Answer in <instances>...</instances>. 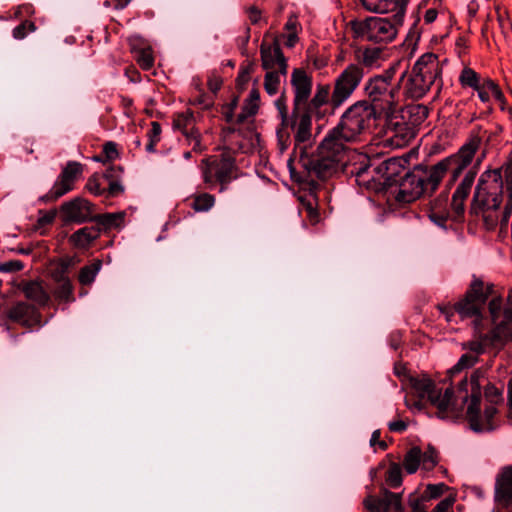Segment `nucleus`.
Wrapping results in <instances>:
<instances>
[{"label":"nucleus","instance_id":"1","mask_svg":"<svg viewBox=\"0 0 512 512\" xmlns=\"http://www.w3.org/2000/svg\"><path fill=\"white\" fill-rule=\"evenodd\" d=\"M430 403L437 408L438 417L442 419H455L466 408V418L475 432L491 431L495 429L494 416L498 413V406L503 405V386H496L487 377L486 368H478L472 372L470 378L462 379L456 392L447 388L442 389L425 376L418 377V410L423 403Z\"/></svg>","mask_w":512,"mask_h":512},{"label":"nucleus","instance_id":"2","mask_svg":"<svg viewBox=\"0 0 512 512\" xmlns=\"http://www.w3.org/2000/svg\"><path fill=\"white\" fill-rule=\"evenodd\" d=\"M414 153L413 148L406 155L386 159L377 166H372L366 155L358 154L357 162L348 173L358 186L384 193L388 202L394 200L400 206L409 204L416 200V167H407Z\"/></svg>","mask_w":512,"mask_h":512},{"label":"nucleus","instance_id":"3","mask_svg":"<svg viewBox=\"0 0 512 512\" xmlns=\"http://www.w3.org/2000/svg\"><path fill=\"white\" fill-rule=\"evenodd\" d=\"M478 135H471L459 150L432 166L430 169L418 165V198L421 195H431L439 186L447 172H450V185L472 163L481 145Z\"/></svg>","mask_w":512,"mask_h":512},{"label":"nucleus","instance_id":"4","mask_svg":"<svg viewBox=\"0 0 512 512\" xmlns=\"http://www.w3.org/2000/svg\"><path fill=\"white\" fill-rule=\"evenodd\" d=\"M502 168L486 169L478 179L471 202L470 212L482 216L486 225L493 227L496 218L487 213L497 211L503 201Z\"/></svg>","mask_w":512,"mask_h":512},{"label":"nucleus","instance_id":"5","mask_svg":"<svg viewBox=\"0 0 512 512\" xmlns=\"http://www.w3.org/2000/svg\"><path fill=\"white\" fill-rule=\"evenodd\" d=\"M376 118V107L363 100L351 105L341 116L336 127L325 136V147H331L332 141L341 143L346 149V144L356 142L372 120Z\"/></svg>","mask_w":512,"mask_h":512},{"label":"nucleus","instance_id":"6","mask_svg":"<svg viewBox=\"0 0 512 512\" xmlns=\"http://www.w3.org/2000/svg\"><path fill=\"white\" fill-rule=\"evenodd\" d=\"M235 168V161L228 154L207 157L200 164L203 182L210 189L219 184V192L225 191L228 184L235 178Z\"/></svg>","mask_w":512,"mask_h":512},{"label":"nucleus","instance_id":"7","mask_svg":"<svg viewBox=\"0 0 512 512\" xmlns=\"http://www.w3.org/2000/svg\"><path fill=\"white\" fill-rule=\"evenodd\" d=\"M324 145L325 138L318 148V154L305 163L309 174L321 180L330 178L338 171L345 154V148L341 143L332 141L331 147Z\"/></svg>","mask_w":512,"mask_h":512},{"label":"nucleus","instance_id":"8","mask_svg":"<svg viewBox=\"0 0 512 512\" xmlns=\"http://www.w3.org/2000/svg\"><path fill=\"white\" fill-rule=\"evenodd\" d=\"M493 284H485L481 279L474 278L463 299L454 305V310L461 318L481 317V312L488 298L493 293Z\"/></svg>","mask_w":512,"mask_h":512},{"label":"nucleus","instance_id":"9","mask_svg":"<svg viewBox=\"0 0 512 512\" xmlns=\"http://www.w3.org/2000/svg\"><path fill=\"white\" fill-rule=\"evenodd\" d=\"M351 29L357 38L372 42H389L397 34L395 24L389 18L368 17L362 21H351Z\"/></svg>","mask_w":512,"mask_h":512},{"label":"nucleus","instance_id":"10","mask_svg":"<svg viewBox=\"0 0 512 512\" xmlns=\"http://www.w3.org/2000/svg\"><path fill=\"white\" fill-rule=\"evenodd\" d=\"M364 72L360 65H348L335 79L334 88L331 96L330 114L341 107L353 94L360 84Z\"/></svg>","mask_w":512,"mask_h":512},{"label":"nucleus","instance_id":"11","mask_svg":"<svg viewBox=\"0 0 512 512\" xmlns=\"http://www.w3.org/2000/svg\"><path fill=\"white\" fill-rule=\"evenodd\" d=\"M82 164L76 161H69L62 169L52 188L41 197L44 202L56 201L74 189L75 182L82 175Z\"/></svg>","mask_w":512,"mask_h":512},{"label":"nucleus","instance_id":"12","mask_svg":"<svg viewBox=\"0 0 512 512\" xmlns=\"http://www.w3.org/2000/svg\"><path fill=\"white\" fill-rule=\"evenodd\" d=\"M92 208L93 205L88 200L75 197L60 206V213L63 222L82 224L93 221Z\"/></svg>","mask_w":512,"mask_h":512},{"label":"nucleus","instance_id":"13","mask_svg":"<svg viewBox=\"0 0 512 512\" xmlns=\"http://www.w3.org/2000/svg\"><path fill=\"white\" fill-rule=\"evenodd\" d=\"M439 75L438 58L426 53L418 59V98L424 95Z\"/></svg>","mask_w":512,"mask_h":512},{"label":"nucleus","instance_id":"14","mask_svg":"<svg viewBox=\"0 0 512 512\" xmlns=\"http://www.w3.org/2000/svg\"><path fill=\"white\" fill-rule=\"evenodd\" d=\"M485 154H482L480 158L477 159L473 168H471L464 176L462 181L457 186L456 190L452 195L451 208L455 214V218H460L465 211V200L468 198L473 183L475 181V177L477 174L478 166L481 164Z\"/></svg>","mask_w":512,"mask_h":512},{"label":"nucleus","instance_id":"15","mask_svg":"<svg viewBox=\"0 0 512 512\" xmlns=\"http://www.w3.org/2000/svg\"><path fill=\"white\" fill-rule=\"evenodd\" d=\"M363 504L369 512H403L401 495L390 492L386 488L381 489L380 496H368Z\"/></svg>","mask_w":512,"mask_h":512},{"label":"nucleus","instance_id":"16","mask_svg":"<svg viewBox=\"0 0 512 512\" xmlns=\"http://www.w3.org/2000/svg\"><path fill=\"white\" fill-rule=\"evenodd\" d=\"M366 92L377 109H390L393 103V91L384 77H375L366 85Z\"/></svg>","mask_w":512,"mask_h":512},{"label":"nucleus","instance_id":"17","mask_svg":"<svg viewBox=\"0 0 512 512\" xmlns=\"http://www.w3.org/2000/svg\"><path fill=\"white\" fill-rule=\"evenodd\" d=\"M291 85L294 92V106L298 109L306 104L312 92V77L303 69L295 68L291 74Z\"/></svg>","mask_w":512,"mask_h":512},{"label":"nucleus","instance_id":"18","mask_svg":"<svg viewBox=\"0 0 512 512\" xmlns=\"http://www.w3.org/2000/svg\"><path fill=\"white\" fill-rule=\"evenodd\" d=\"M7 317L11 321L28 328L40 325L41 323V316L37 309L23 301L12 305L7 311Z\"/></svg>","mask_w":512,"mask_h":512},{"label":"nucleus","instance_id":"19","mask_svg":"<svg viewBox=\"0 0 512 512\" xmlns=\"http://www.w3.org/2000/svg\"><path fill=\"white\" fill-rule=\"evenodd\" d=\"M261 61L263 69L269 71L276 66L283 76L287 74V61L282 53L280 45L274 41L272 44L263 42L260 46Z\"/></svg>","mask_w":512,"mask_h":512},{"label":"nucleus","instance_id":"20","mask_svg":"<svg viewBox=\"0 0 512 512\" xmlns=\"http://www.w3.org/2000/svg\"><path fill=\"white\" fill-rule=\"evenodd\" d=\"M332 92L328 85H317L314 96L307 101L306 112L315 116L317 119H323L328 114V108L331 109Z\"/></svg>","mask_w":512,"mask_h":512},{"label":"nucleus","instance_id":"21","mask_svg":"<svg viewBox=\"0 0 512 512\" xmlns=\"http://www.w3.org/2000/svg\"><path fill=\"white\" fill-rule=\"evenodd\" d=\"M495 500L506 507L512 505V466L505 467L497 477Z\"/></svg>","mask_w":512,"mask_h":512},{"label":"nucleus","instance_id":"22","mask_svg":"<svg viewBox=\"0 0 512 512\" xmlns=\"http://www.w3.org/2000/svg\"><path fill=\"white\" fill-rule=\"evenodd\" d=\"M19 289L28 300L38 304L39 306H45L50 301L49 294L39 281H22L19 284Z\"/></svg>","mask_w":512,"mask_h":512},{"label":"nucleus","instance_id":"23","mask_svg":"<svg viewBox=\"0 0 512 512\" xmlns=\"http://www.w3.org/2000/svg\"><path fill=\"white\" fill-rule=\"evenodd\" d=\"M410 70L403 72L399 85L403 89V93L407 100H411V104H407V108H411L416 99V62L413 65H409Z\"/></svg>","mask_w":512,"mask_h":512},{"label":"nucleus","instance_id":"24","mask_svg":"<svg viewBox=\"0 0 512 512\" xmlns=\"http://www.w3.org/2000/svg\"><path fill=\"white\" fill-rule=\"evenodd\" d=\"M100 233L101 228L98 226L83 227L71 235L70 241L77 248H87L100 236Z\"/></svg>","mask_w":512,"mask_h":512},{"label":"nucleus","instance_id":"25","mask_svg":"<svg viewBox=\"0 0 512 512\" xmlns=\"http://www.w3.org/2000/svg\"><path fill=\"white\" fill-rule=\"evenodd\" d=\"M312 116L308 112L300 114L294 124L295 127V142L297 144L309 142L312 136Z\"/></svg>","mask_w":512,"mask_h":512},{"label":"nucleus","instance_id":"26","mask_svg":"<svg viewBox=\"0 0 512 512\" xmlns=\"http://www.w3.org/2000/svg\"><path fill=\"white\" fill-rule=\"evenodd\" d=\"M126 213L116 212V213H105L96 215L93 218V221L96 222V226L101 228L102 230H109L112 228H119L123 225L124 218Z\"/></svg>","mask_w":512,"mask_h":512},{"label":"nucleus","instance_id":"27","mask_svg":"<svg viewBox=\"0 0 512 512\" xmlns=\"http://www.w3.org/2000/svg\"><path fill=\"white\" fill-rule=\"evenodd\" d=\"M122 169L120 167H110L106 170V172L103 174V177L107 180H109V187L106 190L105 197H115L119 194H121L124 191V187L122 184L114 179L118 177V173H120Z\"/></svg>","mask_w":512,"mask_h":512},{"label":"nucleus","instance_id":"28","mask_svg":"<svg viewBox=\"0 0 512 512\" xmlns=\"http://www.w3.org/2000/svg\"><path fill=\"white\" fill-rule=\"evenodd\" d=\"M259 100V91L257 89H252L249 94V100L243 106L242 112L237 116L238 123H243L248 117L257 113Z\"/></svg>","mask_w":512,"mask_h":512},{"label":"nucleus","instance_id":"29","mask_svg":"<svg viewBox=\"0 0 512 512\" xmlns=\"http://www.w3.org/2000/svg\"><path fill=\"white\" fill-rule=\"evenodd\" d=\"M102 267L100 260H95L90 265L81 268L78 276L79 283L83 286L91 285Z\"/></svg>","mask_w":512,"mask_h":512},{"label":"nucleus","instance_id":"30","mask_svg":"<svg viewBox=\"0 0 512 512\" xmlns=\"http://www.w3.org/2000/svg\"><path fill=\"white\" fill-rule=\"evenodd\" d=\"M173 126L175 129L181 131L184 136L191 133L192 129H196L193 113L187 110L177 114L174 118Z\"/></svg>","mask_w":512,"mask_h":512},{"label":"nucleus","instance_id":"31","mask_svg":"<svg viewBox=\"0 0 512 512\" xmlns=\"http://www.w3.org/2000/svg\"><path fill=\"white\" fill-rule=\"evenodd\" d=\"M438 453L433 447H428V450L424 453H420L418 449V468L421 467L423 470L430 471L438 464Z\"/></svg>","mask_w":512,"mask_h":512},{"label":"nucleus","instance_id":"32","mask_svg":"<svg viewBox=\"0 0 512 512\" xmlns=\"http://www.w3.org/2000/svg\"><path fill=\"white\" fill-rule=\"evenodd\" d=\"M448 489V486L444 483L437 484H428L426 489L421 494L420 498H418V503L420 501H430L433 499H437L443 495V493ZM418 512H421L420 507L418 506Z\"/></svg>","mask_w":512,"mask_h":512},{"label":"nucleus","instance_id":"33","mask_svg":"<svg viewBox=\"0 0 512 512\" xmlns=\"http://www.w3.org/2000/svg\"><path fill=\"white\" fill-rule=\"evenodd\" d=\"M54 296L59 302L71 303L75 301L73 285L71 281L57 283Z\"/></svg>","mask_w":512,"mask_h":512},{"label":"nucleus","instance_id":"34","mask_svg":"<svg viewBox=\"0 0 512 512\" xmlns=\"http://www.w3.org/2000/svg\"><path fill=\"white\" fill-rule=\"evenodd\" d=\"M281 76L283 75L280 70L267 71L264 78V89L269 95L273 96L278 92L281 84Z\"/></svg>","mask_w":512,"mask_h":512},{"label":"nucleus","instance_id":"35","mask_svg":"<svg viewBox=\"0 0 512 512\" xmlns=\"http://www.w3.org/2000/svg\"><path fill=\"white\" fill-rule=\"evenodd\" d=\"M366 10L376 13H386L395 6L394 0H361Z\"/></svg>","mask_w":512,"mask_h":512},{"label":"nucleus","instance_id":"36","mask_svg":"<svg viewBox=\"0 0 512 512\" xmlns=\"http://www.w3.org/2000/svg\"><path fill=\"white\" fill-rule=\"evenodd\" d=\"M215 204V197L209 193H200L194 197L192 208L196 212H206Z\"/></svg>","mask_w":512,"mask_h":512},{"label":"nucleus","instance_id":"37","mask_svg":"<svg viewBox=\"0 0 512 512\" xmlns=\"http://www.w3.org/2000/svg\"><path fill=\"white\" fill-rule=\"evenodd\" d=\"M385 482L391 488H397L402 484V470L399 464H390L386 471Z\"/></svg>","mask_w":512,"mask_h":512},{"label":"nucleus","instance_id":"38","mask_svg":"<svg viewBox=\"0 0 512 512\" xmlns=\"http://www.w3.org/2000/svg\"><path fill=\"white\" fill-rule=\"evenodd\" d=\"M382 50L378 47L366 48L361 55H358V59L366 67H374L378 65V61L381 58Z\"/></svg>","mask_w":512,"mask_h":512},{"label":"nucleus","instance_id":"39","mask_svg":"<svg viewBox=\"0 0 512 512\" xmlns=\"http://www.w3.org/2000/svg\"><path fill=\"white\" fill-rule=\"evenodd\" d=\"M136 60L139 66L144 70H149L154 65V57L150 47L141 48L135 51Z\"/></svg>","mask_w":512,"mask_h":512},{"label":"nucleus","instance_id":"40","mask_svg":"<svg viewBox=\"0 0 512 512\" xmlns=\"http://www.w3.org/2000/svg\"><path fill=\"white\" fill-rule=\"evenodd\" d=\"M161 132H162V129H161L160 124L156 121H153L151 123V128L147 133V137H148V143L146 144L147 152H150V153L155 152L156 144L160 141Z\"/></svg>","mask_w":512,"mask_h":512},{"label":"nucleus","instance_id":"41","mask_svg":"<svg viewBox=\"0 0 512 512\" xmlns=\"http://www.w3.org/2000/svg\"><path fill=\"white\" fill-rule=\"evenodd\" d=\"M459 80L463 86H468L473 89L478 88L480 85L478 74L471 68H464L460 74Z\"/></svg>","mask_w":512,"mask_h":512},{"label":"nucleus","instance_id":"42","mask_svg":"<svg viewBox=\"0 0 512 512\" xmlns=\"http://www.w3.org/2000/svg\"><path fill=\"white\" fill-rule=\"evenodd\" d=\"M69 262H61L59 263L52 271L51 276L56 283H62L65 281H70L68 277V268Z\"/></svg>","mask_w":512,"mask_h":512},{"label":"nucleus","instance_id":"43","mask_svg":"<svg viewBox=\"0 0 512 512\" xmlns=\"http://www.w3.org/2000/svg\"><path fill=\"white\" fill-rule=\"evenodd\" d=\"M478 360L477 355L474 354H463L458 360L457 364L451 369V373L460 372L465 368L472 367Z\"/></svg>","mask_w":512,"mask_h":512},{"label":"nucleus","instance_id":"44","mask_svg":"<svg viewBox=\"0 0 512 512\" xmlns=\"http://www.w3.org/2000/svg\"><path fill=\"white\" fill-rule=\"evenodd\" d=\"M500 168H502L503 184L506 186L507 193L512 194V157Z\"/></svg>","mask_w":512,"mask_h":512},{"label":"nucleus","instance_id":"45","mask_svg":"<svg viewBox=\"0 0 512 512\" xmlns=\"http://www.w3.org/2000/svg\"><path fill=\"white\" fill-rule=\"evenodd\" d=\"M185 137L194 152L201 153L205 150V146L201 143V136L198 129H192L191 133L187 134Z\"/></svg>","mask_w":512,"mask_h":512},{"label":"nucleus","instance_id":"46","mask_svg":"<svg viewBox=\"0 0 512 512\" xmlns=\"http://www.w3.org/2000/svg\"><path fill=\"white\" fill-rule=\"evenodd\" d=\"M86 189L95 196H105L106 189L101 188L97 174L92 175L86 183Z\"/></svg>","mask_w":512,"mask_h":512},{"label":"nucleus","instance_id":"47","mask_svg":"<svg viewBox=\"0 0 512 512\" xmlns=\"http://www.w3.org/2000/svg\"><path fill=\"white\" fill-rule=\"evenodd\" d=\"M36 26L33 22L24 21L13 29V37L17 40L24 39L27 35V31H35Z\"/></svg>","mask_w":512,"mask_h":512},{"label":"nucleus","instance_id":"48","mask_svg":"<svg viewBox=\"0 0 512 512\" xmlns=\"http://www.w3.org/2000/svg\"><path fill=\"white\" fill-rule=\"evenodd\" d=\"M489 312L492 318V321L496 323L499 319L501 308H502V298L500 296L493 297L489 302Z\"/></svg>","mask_w":512,"mask_h":512},{"label":"nucleus","instance_id":"49","mask_svg":"<svg viewBox=\"0 0 512 512\" xmlns=\"http://www.w3.org/2000/svg\"><path fill=\"white\" fill-rule=\"evenodd\" d=\"M403 466L409 474L416 472V447L409 450L403 461Z\"/></svg>","mask_w":512,"mask_h":512},{"label":"nucleus","instance_id":"50","mask_svg":"<svg viewBox=\"0 0 512 512\" xmlns=\"http://www.w3.org/2000/svg\"><path fill=\"white\" fill-rule=\"evenodd\" d=\"M428 216L432 222L440 227H444L447 221L446 211H434V207L429 208Z\"/></svg>","mask_w":512,"mask_h":512},{"label":"nucleus","instance_id":"51","mask_svg":"<svg viewBox=\"0 0 512 512\" xmlns=\"http://www.w3.org/2000/svg\"><path fill=\"white\" fill-rule=\"evenodd\" d=\"M103 155L105 160L112 161L118 157L117 146L114 142H107L103 146Z\"/></svg>","mask_w":512,"mask_h":512},{"label":"nucleus","instance_id":"52","mask_svg":"<svg viewBox=\"0 0 512 512\" xmlns=\"http://www.w3.org/2000/svg\"><path fill=\"white\" fill-rule=\"evenodd\" d=\"M275 106L279 112L282 123H286L288 117V109L286 104V98L284 95H281L276 101Z\"/></svg>","mask_w":512,"mask_h":512},{"label":"nucleus","instance_id":"53","mask_svg":"<svg viewBox=\"0 0 512 512\" xmlns=\"http://www.w3.org/2000/svg\"><path fill=\"white\" fill-rule=\"evenodd\" d=\"M486 88L489 91L490 98L493 97L498 101H502L504 98V95L502 91L500 90L499 86L492 80H486Z\"/></svg>","mask_w":512,"mask_h":512},{"label":"nucleus","instance_id":"54","mask_svg":"<svg viewBox=\"0 0 512 512\" xmlns=\"http://www.w3.org/2000/svg\"><path fill=\"white\" fill-rule=\"evenodd\" d=\"M455 499L452 497H447L442 499L433 509V512H448V510L454 504Z\"/></svg>","mask_w":512,"mask_h":512},{"label":"nucleus","instance_id":"55","mask_svg":"<svg viewBox=\"0 0 512 512\" xmlns=\"http://www.w3.org/2000/svg\"><path fill=\"white\" fill-rule=\"evenodd\" d=\"M247 14L252 24H258L262 20V12L256 6L248 7Z\"/></svg>","mask_w":512,"mask_h":512},{"label":"nucleus","instance_id":"56","mask_svg":"<svg viewBox=\"0 0 512 512\" xmlns=\"http://www.w3.org/2000/svg\"><path fill=\"white\" fill-rule=\"evenodd\" d=\"M448 199L447 193L441 194L437 199L431 202L430 207H434V211H445V205Z\"/></svg>","mask_w":512,"mask_h":512},{"label":"nucleus","instance_id":"57","mask_svg":"<svg viewBox=\"0 0 512 512\" xmlns=\"http://www.w3.org/2000/svg\"><path fill=\"white\" fill-rule=\"evenodd\" d=\"M512 215V194H508V200L504 207L503 216H502V225H506L509 221V218Z\"/></svg>","mask_w":512,"mask_h":512},{"label":"nucleus","instance_id":"58","mask_svg":"<svg viewBox=\"0 0 512 512\" xmlns=\"http://www.w3.org/2000/svg\"><path fill=\"white\" fill-rule=\"evenodd\" d=\"M56 217V211L55 210H51V211H48L44 214H42L39 219H38V223L40 225H48V224H51L54 219Z\"/></svg>","mask_w":512,"mask_h":512},{"label":"nucleus","instance_id":"59","mask_svg":"<svg viewBox=\"0 0 512 512\" xmlns=\"http://www.w3.org/2000/svg\"><path fill=\"white\" fill-rule=\"evenodd\" d=\"M23 264L21 261H10L8 263H5L2 265V270L3 271H7V272H10V271H20L23 269Z\"/></svg>","mask_w":512,"mask_h":512},{"label":"nucleus","instance_id":"60","mask_svg":"<svg viewBox=\"0 0 512 512\" xmlns=\"http://www.w3.org/2000/svg\"><path fill=\"white\" fill-rule=\"evenodd\" d=\"M478 92V96L482 102H488L490 100V94L488 89L486 88V81L479 85L478 88H475Z\"/></svg>","mask_w":512,"mask_h":512},{"label":"nucleus","instance_id":"61","mask_svg":"<svg viewBox=\"0 0 512 512\" xmlns=\"http://www.w3.org/2000/svg\"><path fill=\"white\" fill-rule=\"evenodd\" d=\"M388 427H389L390 431L402 432V431L406 430L407 424L404 421H402V420H398V421L390 422L388 424Z\"/></svg>","mask_w":512,"mask_h":512},{"label":"nucleus","instance_id":"62","mask_svg":"<svg viewBox=\"0 0 512 512\" xmlns=\"http://www.w3.org/2000/svg\"><path fill=\"white\" fill-rule=\"evenodd\" d=\"M437 15H438V11L436 8H430V9L426 10V12L424 14L425 23H427V24L433 23L436 20Z\"/></svg>","mask_w":512,"mask_h":512},{"label":"nucleus","instance_id":"63","mask_svg":"<svg viewBox=\"0 0 512 512\" xmlns=\"http://www.w3.org/2000/svg\"><path fill=\"white\" fill-rule=\"evenodd\" d=\"M468 348L475 352L476 354H480L484 351V345L480 341H473L468 344Z\"/></svg>","mask_w":512,"mask_h":512},{"label":"nucleus","instance_id":"64","mask_svg":"<svg viewBox=\"0 0 512 512\" xmlns=\"http://www.w3.org/2000/svg\"><path fill=\"white\" fill-rule=\"evenodd\" d=\"M277 136H278L279 144L281 146V150H284L287 147V143L289 140V134L284 133L282 131H278Z\"/></svg>","mask_w":512,"mask_h":512}]
</instances>
